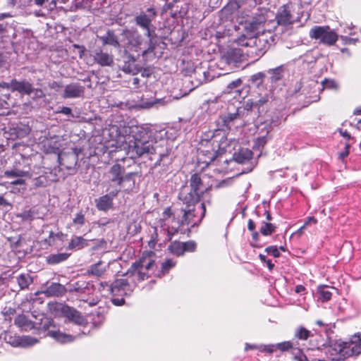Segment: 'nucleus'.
Returning <instances> with one entry per match:
<instances>
[{
	"label": "nucleus",
	"instance_id": "nucleus-53",
	"mask_svg": "<svg viewBox=\"0 0 361 361\" xmlns=\"http://www.w3.org/2000/svg\"><path fill=\"white\" fill-rule=\"evenodd\" d=\"M17 216L23 219V220H31L33 218V213L30 209L25 210L18 214Z\"/></svg>",
	"mask_w": 361,
	"mask_h": 361
},
{
	"label": "nucleus",
	"instance_id": "nucleus-15",
	"mask_svg": "<svg viewBox=\"0 0 361 361\" xmlns=\"http://www.w3.org/2000/svg\"><path fill=\"white\" fill-rule=\"evenodd\" d=\"M63 87L61 97L63 99H78L84 97L85 88L79 82H71Z\"/></svg>",
	"mask_w": 361,
	"mask_h": 361
},
{
	"label": "nucleus",
	"instance_id": "nucleus-25",
	"mask_svg": "<svg viewBox=\"0 0 361 361\" xmlns=\"http://www.w3.org/2000/svg\"><path fill=\"white\" fill-rule=\"evenodd\" d=\"M47 335L61 343H70L76 338V336L67 334L60 331L50 330L48 331Z\"/></svg>",
	"mask_w": 361,
	"mask_h": 361
},
{
	"label": "nucleus",
	"instance_id": "nucleus-1",
	"mask_svg": "<svg viewBox=\"0 0 361 361\" xmlns=\"http://www.w3.org/2000/svg\"><path fill=\"white\" fill-rule=\"evenodd\" d=\"M111 130H116V135L109 144L110 147L116 149L124 150L127 154H135L138 157L145 154L149 155L150 159L156 160V164L168 156L166 142H153L149 141L151 130L147 124L120 125L119 127H112Z\"/></svg>",
	"mask_w": 361,
	"mask_h": 361
},
{
	"label": "nucleus",
	"instance_id": "nucleus-45",
	"mask_svg": "<svg viewBox=\"0 0 361 361\" xmlns=\"http://www.w3.org/2000/svg\"><path fill=\"white\" fill-rule=\"evenodd\" d=\"M135 62H133L129 59L128 63H126L123 65V70L126 73H131L133 75H135L137 72V69L135 68V66L134 64Z\"/></svg>",
	"mask_w": 361,
	"mask_h": 361
},
{
	"label": "nucleus",
	"instance_id": "nucleus-62",
	"mask_svg": "<svg viewBox=\"0 0 361 361\" xmlns=\"http://www.w3.org/2000/svg\"><path fill=\"white\" fill-rule=\"evenodd\" d=\"M295 359L298 361H309L306 355L302 354L300 350H298V353L295 354Z\"/></svg>",
	"mask_w": 361,
	"mask_h": 361
},
{
	"label": "nucleus",
	"instance_id": "nucleus-55",
	"mask_svg": "<svg viewBox=\"0 0 361 361\" xmlns=\"http://www.w3.org/2000/svg\"><path fill=\"white\" fill-rule=\"evenodd\" d=\"M73 222L74 224L82 226L85 224V216L82 212H79L76 214L73 219Z\"/></svg>",
	"mask_w": 361,
	"mask_h": 361
},
{
	"label": "nucleus",
	"instance_id": "nucleus-14",
	"mask_svg": "<svg viewBox=\"0 0 361 361\" xmlns=\"http://www.w3.org/2000/svg\"><path fill=\"white\" fill-rule=\"evenodd\" d=\"M4 340L13 347L27 348L38 343V340L35 338L31 336H17L11 333L5 334Z\"/></svg>",
	"mask_w": 361,
	"mask_h": 361
},
{
	"label": "nucleus",
	"instance_id": "nucleus-17",
	"mask_svg": "<svg viewBox=\"0 0 361 361\" xmlns=\"http://www.w3.org/2000/svg\"><path fill=\"white\" fill-rule=\"evenodd\" d=\"M59 309L69 322L78 325H81L84 323V318L75 309L61 304L59 305Z\"/></svg>",
	"mask_w": 361,
	"mask_h": 361
},
{
	"label": "nucleus",
	"instance_id": "nucleus-43",
	"mask_svg": "<svg viewBox=\"0 0 361 361\" xmlns=\"http://www.w3.org/2000/svg\"><path fill=\"white\" fill-rule=\"evenodd\" d=\"M161 102V99H149L147 101H142L140 104L137 105V106L141 109H149L156 106L158 103H160Z\"/></svg>",
	"mask_w": 361,
	"mask_h": 361
},
{
	"label": "nucleus",
	"instance_id": "nucleus-19",
	"mask_svg": "<svg viewBox=\"0 0 361 361\" xmlns=\"http://www.w3.org/2000/svg\"><path fill=\"white\" fill-rule=\"evenodd\" d=\"M4 176L6 178H30L32 174L29 169L25 167L20 169L18 166H14L11 169H7L4 172Z\"/></svg>",
	"mask_w": 361,
	"mask_h": 361
},
{
	"label": "nucleus",
	"instance_id": "nucleus-10",
	"mask_svg": "<svg viewBox=\"0 0 361 361\" xmlns=\"http://www.w3.org/2000/svg\"><path fill=\"white\" fill-rule=\"evenodd\" d=\"M157 16V11L154 8L147 9V13L141 12L135 18V22L137 25L146 31L145 35L147 36L149 41H152L154 36L156 35L154 29H152V22Z\"/></svg>",
	"mask_w": 361,
	"mask_h": 361
},
{
	"label": "nucleus",
	"instance_id": "nucleus-56",
	"mask_svg": "<svg viewBox=\"0 0 361 361\" xmlns=\"http://www.w3.org/2000/svg\"><path fill=\"white\" fill-rule=\"evenodd\" d=\"M11 180L10 182L11 185H25V180L26 179H28L27 178H11Z\"/></svg>",
	"mask_w": 361,
	"mask_h": 361
},
{
	"label": "nucleus",
	"instance_id": "nucleus-11",
	"mask_svg": "<svg viewBox=\"0 0 361 361\" xmlns=\"http://www.w3.org/2000/svg\"><path fill=\"white\" fill-rule=\"evenodd\" d=\"M135 287V283L132 279L127 276L126 279H118L111 283L109 287L110 293L114 296H127L130 295Z\"/></svg>",
	"mask_w": 361,
	"mask_h": 361
},
{
	"label": "nucleus",
	"instance_id": "nucleus-44",
	"mask_svg": "<svg viewBox=\"0 0 361 361\" xmlns=\"http://www.w3.org/2000/svg\"><path fill=\"white\" fill-rule=\"evenodd\" d=\"M311 336V332L304 327H300L297 329L295 336L301 340H306Z\"/></svg>",
	"mask_w": 361,
	"mask_h": 361
},
{
	"label": "nucleus",
	"instance_id": "nucleus-26",
	"mask_svg": "<svg viewBox=\"0 0 361 361\" xmlns=\"http://www.w3.org/2000/svg\"><path fill=\"white\" fill-rule=\"evenodd\" d=\"M100 39L104 45L109 44L114 47H121V39L118 40L111 30H108L104 36L100 37Z\"/></svg>",
	"mask_w": 361,
	"mask_h": 361
},
{
	"label": "nucleus",
	"instance_id": "nucleus-22",
	"mask_svg": "<svg viewBox=\"0 0 361 361\" xmlns=\"http://www.w3.org/2000/svg\"><path fill=\"white\" fill-rule=\"evenodd\" d=\"M244 53L245 51L240 49H232L226 53L223 60L229 65H235L242 61Z\"/></svg>",
	"mask_w": 361,
	"mask_h": 361
},
{
	"label": "nucleus",
	"instance_id": "nucleus-42",
	"mask_svg": "<svg viewBox=\"0 0 361 361\" xmlns=\"http://www.w3.org/2000/svg\"><path fill=\"white\" fill-rule=\"evenodd\" d=\"M321 85L322 89L337 90L338 88V83L334 80L331 79L324 80Z\"/></svg>",
	"mask_w": 361,
	"mask_h": 361
},
{
	"label": "nucleus",
	"instance_id": "nucleus-60",
	"mask_svg": "<svg viewBox=\"0 0 361 361\" xmlns=\"http://www.w3.org/2000/svg\"><path fill=\"white\" fill-rule=\"evenodd\" d=\"M106 241L104 239H100L97 244L94 247V250H99L100 248L106 249Z\"/></svg>",
	"mask_w": 361,
	"mask_h": 361
},
{
	"label": "nucleus",
	"instance_id": "nucleus-2",
	"mask_svg": "<svg viewBox=\"0 0 361 361\" xmlns=\"http://www.w3.org/2000/svg\"><path fill=\"white\" fill-rule=\"evenodd\" d=\"M121 36L122 37L121 48L123 49L128 59L133 62H135L140 52L142 55H145L154 49L152 41L145 42L137 29H124Z\"/></svg>",
	"mask_w": 361,
	"mask_h": 361
},
{
	"label": "nucleus",
	"instance_id": "nucleus-52",
	"mask_svg": "<svg viewBox=\"0 0 361 361\" xmlns=\"http://www.w3.org/2000/svg\"><path fill=\"white\" fill-rule=\"evenodd\" d=\"M265 252L272 255L274 257H279L280 256V252L276 246H269L265 249Z\"/></svg>",
	"mask_w": 361,
	"mask_h": 361
},
{
	"label": "nucleus",
	"instance_id": "nucleus-7",
	"mask_svg": "<svg viewBox=\"0 0 361 361\" xmlns=\"http://www.w3.org/2000/svg\"><path fill=\"white\" fill-rule=\"evenodd\" d=\"M135 175V173H126L124 166L119 164H114L106 173L108 177V183L109 184V188L112 189L120 188L123 185V183L126 181H133L134 184L135 180L133 176Z\"/></svg>",
	"mask_w": 361,
	"mask_h": 361
},
{
	"label": "nucleus",
	"instance_id": "nucleus-63",
	"mask_svg": "<svg viewBox=\"0 0 361 361\" xmlns=\"http://www.w3.org/2000/svg\"><path fill=\"white\" fill-rule=\"evenodd\" d=\"M344 32L349 35H355L356 34L355 31H354V26L352 24L345 27Z\"/></svg>",
	"mask_w": 361,
	"mask_h": 361
},
{
	"label": "nucleus",
	"instance_id": "nucleus-57",
	"mask_svg": "<svg viewBox=\"0 0 361 361\" xmlns=\"http://www.w3.org/2000/svg\"><path fill=\"white\" fill-rule=\"evenodd\" d=\"M56 113L63 114L64 115L71 116L72 117H74V116L72 114V109L70 107L67 106L61 107L60 109H59L56 111Z\"/></svg>",
	"mask_w": 361,
	"mask_h": 361
},
{
	"label": "nucleus",
	"instance_id": "nucleus-28",
	"mask_svg": "<svg viewBox=\"0 0 361 361\" xmlns=\"http://www.w3.org/2000/svg\"><path fill=\"white\" fill-rule=\"evenodd\" d=\"M14 324L23 331H28L34 328L33 324L24 314L18 315L14 319Z\"/></svg>",
	"mask_w": 361,
	"mask_h": 361
},
{
	"label": "nucleus",
	"instance_id": "nucleus-24",
	"mask_svg": "<svg viewBox=\"0 0 361 361\" xmlns=\"http://www.w3.org/2000/svg\"><path fill=\"white\" fill-rule=\"evenodd\" d=\"M271 19L277 23V26L279 25H287L292 23L290 12L286 8L280 11L276 16L274 14V17Z\"/></svg>",
	"mask_w": 361,
	"mask_h": 361
},
{
	"label": "nucleus",
	"instance_id": "nucleus-9",
	"mask_svg": "<svg viewBox=\"0 0 361 361\" xmlns=\"http://www.w3.org/2000/svg\"><path fill=\"white\" fill-rule=\"evenodd\" d=\"M241 123L240 109L233 105L229 106L228 111L220 115L218 120L219 126L226 130H231L233 127L237 128Z\"/></svg>",
	"mask_w": 361,
	"mask_h": 361
},
{
	"label": "nucleus",
	"instance_id": "nucleus-48",
	"mask_svg": "<svg viewBox=\"0 0 361 361\" xmlns=\"http://www.w3.org/2000/svg\"><path fill=\"white\" fill-rule=\"evenodd\" d=\"M258 350H259L262 352H267L269 353H272L276 350V344L260 345L258 347Z\"/></svg>",
	"mask_w": 361,
	"mask_h": 361
},
{
	"label": "nucleus",
	"instance_id": "nucleus-61",
	"mask_svg": "<svg viewBox=\"0 0 361 361\" xmlns=\"http://www.w3.org/2000/svg\"><path fill=\"white\" fill-rule=\"evenodd\" d=\"M13 80L10 82H0V87L13 91Z\"/></svg>",
	"mask_w": 361,
	"mask_h": 361
},
{
	"label": "nucleus",
	"instance_id": "nucleus-3",
	"mask_svg": "<svg viewBox=\"0 0 361 361\" xmlns=\"http://www.w3.org/2000/svg\"><path fill=\"white\" fill-rule=\"evenodd\" d=\"M325 353L330 360L340 361L361 353V333L355 334L349 341H331L324 347Z\"/></svg>",
	"mask_w": 361,
	"mask_h": 361
},
{
	"label": "nucleus",
	"instance_id": "nucleus-16",
	"mask_svg": "<svg viewBox=\"0 0 361 361\" xmlns=\"http://www.w3.org/2000/svg\"><path fill=\"white\" fill-rule=\"evenodd\" d=\"M109 193L103 195L95 200L96 207L100 211H106L109 209L113 204V198L116 197L120 192V188L110 190Z\"/></svg>",
	"mask_w": 361,
	"mask_h": 361
},
{
	"label": "nucleus",
	"instance_id": "nucleus-64",
	"mask_svg": "<svg viewBox=\"0 0 361 361\" xmlns=\"http://www.w3.org/2000/svg\"><path fill=\"white\" fill-rule=\"evenodd\" d=\"M338 131L340 133V135L343 136L344 138L347 140H350L351 138L350 134L346 130L339 128Z\"/></svg>",
	"mask_w": 361,
	"mask_h": 361
},
{
	"label": "nucleus",
	"instance_id": "nucleus-29",
	"mask_svg": "<svg viewBox=\"0 0 361 361\" xmlns=\"http://www.w3.org/2000/svg\"><path fill=\"white\" fill-rule=\"evenodd\" d=\"M267 73L269 75L271 82H276L283 79L284 75V66H279L274 68L268 70Z\"/></svg>",
	"mask_w": 361,
	"mask_h": 361
},
{
	"label": "nucleus",
	"instance_id": "nucleus-21",
	"mask_svg": "<svg viewBox=\"0 0 361 361\" xmlns=\"http://www.w3.org/2000/svg\"><path fill=\"white\" fill-rule=\"evenodd\" d=\"M34 90L32 85L28 81L13 79V92L17 91L20 94L30 95Z\"/></svg>",
	"mask_w": 361,
	"mask_h": 361
},
{
	"label": "nucleus",
	"instance_id": "nucleus-54",
	"mask_svg": "<svg viewBox=\"0 0 361 361\" xmlns=\"http://www.w3.org/2000/svg\"><path fill=\"white\" fill-rule=\"evenodd\" d=\"M340 38L345 44H355L357 42H359L358 38H352L348 36L341 35Z\"/></svg>",
	"mask_w": 361,
	"mask_h": 361
},
{
	"label": "nucleus",
	"instance_id": "nucleus-33",
	"mask_svg": "<svg viewBox=\"0 0 361 361\" xmlns=\"http://www.w3.org/2000/svg\"><path fill=\"white\" fill-rule=\"evenodd\" d=\"M69 257L68 253H57L49 255L47 262L50 264H56L66 260Z\"/></svg>",
	"mask_w": 361,
	"mask_h": 361
},
{
	"label": "nucleus",
	"instance_id": "nucleus-40",
	"mask_svg": "<svg viewBox=\"0 0 361 361\" xmlns=\"http://www.w3.org/2000/svg\"><path fill=\"white\" fill-rule=\"evenodd\" d=\"M318 292L319 293V300L322 302H326L331 298V292L326 287H319Z\"/></svg>",
	"mask_w": 361,
	"mask_h": 361
},
{
	"label": "nucleus",
	"instance_id": "nucleus-6",
	"mask_svg": "<svg viewBox=\"0 0 361 361\" xmlns=\"http://www.w3.org/2000/svg\"><path fill=\"white\" fill-rule=\"evenodd\" d=\"M155 267L156 264L152 259L143 256L131 266L126 273V276H129L136 285L137 282H140L149 277L154 272Z\"/></svg>",
	"mask_w": 361,
	"mask_h": 361
},
{
	"label": "nucleus",
	"instance_id": "nucleus-38",
	"mask_svg": "<svg viewBox=\"0 0 361 361\" xmlns=\"http://www.w3.org/2000/svg\"><path fill=\"white\" fill-rule=\"evenodd\" d=\"M106 271V267L101 262L91 266L90 271L92 274L101 276Z\"/></svg>",
	"mask_w": 361,
	"mask_h": 361
},
{
	"label": "nucleus",
	"instance_id": "nucleus-58",
	"mask_svg": "<svg viewBox=\"0 0 361 361\" xmlns=\"http://www.w3.org/2000/svg\"><path fill=\"white\" fill-rule=\"evenodd\" d=\"M241 82L242 81L240 79L235 80L228 85L227 88L229 90H233L234 88L239 87L241 85Z\"/></svg>",
	"mask_w": 361,
	"mask_h": 361
},
{
	"label": "nucleus",
	"instance_id": "nucleus-18",
	"mask_svg": "<svg viewBox=\"0 0 361 361\" xmlns=\"http://www.w3.org/2000/svg\"><path fill=\"white\" fill-rule=\"evenodd\" d=\"M190 185L193 192V194L191 192L190 195V200L193 202L197 201L200 195H202L204 192V188H202V183L200 176L197 173L192 175L190 180Z\"/></svg>",
	"mask_w": 361,
	"mask_h": 361
},
{
	"label": "nucleus",
	"instance_id": "nucleus-5",
	"mask_svg": "<svg viewBox=\"0 0 361 361\" xmlns=\"http://www.w3.org/2000/svg\"><path fill=\"white\" fill-rule=\"evenodd\" d=\"M185 204V207L181 209L183 215L180 225H187L190 227L199 225L206 212L204 204L198 201L193 202L191 200L189 202L186 201Z\"/></svg>",
	"mask_w": 361,
	"mask_h": 361
},
{
	"label": "nucleus",
	"instance_id": "nucleus-23",
	"mask_svg": "<svg viewBox=\"0 0 361 361\" xmlns=\"http://www.w3.org/2000/svg\"><path fill=\"white\" fill-rule=\"evenodd\" d=\"M66 290L63 285L58 283H52L42 293L47 297H60L62 296Z\"/></svg>",
	"mask_w": 361,
	"mask_h": 361
},
{
	"label": "nucleus",
	"instance_id": "nucleus-51",
	"mask_svg": "<svg viewBox=\"0 0 361 361\" xmlns=\"http://www.w3.org/2000/svg\"><path fill=\"white\" fill-rule=\"evenodd\" d=\"M276 349H279L281 351H286L292 348V343L289 341L279 343L276 344Z\"/></svg>",
	"mask_w": 361,
	"mask_h": 361
},
{
	"label": "nucleus",
	"instance_id": "nucleus-8",
	"mask_svg": "<svg viewBox=\"0 0 361 361\" xmlns=\"http://www.w3.org/2000/svg\"><path fill=\"white\" fill-rule=\"evenodd\" d=\"M309 36L312 39H319L320 43L332 46L338 39V34L329 26H314L309 32Z\"/></svg>",
	"mask_w": 361,
	"mask_h": 361
},
{
	"label": "nucleus",
	"instance_id": "nucleus-27",
	"mask_svg": "<svg viewBox=\"0 0 361 361\" xmlns=\"http://www.w3.org/2000/svg\"><path fill=\"white\" fill-rule=\"evenodd\" d=\"M88 246V240L82 236H74L71 240L68 248L69 250H79Z\"/></svg>",
	"mask_w": 361,
	"mask_h": 361
},
{
	"label": "nucleus",
	"instance_id": "nucleus-39",
	"mask_svg": "<svg viewBox=\"0 0 361 361\" xmlns=\"http://www.w3.org/2000/svg\"><path fill=\"white\" fill-rule=\"evenodd\" d=\"M265 77V73L262 72H259L252 75L250 77V81L252 85L259 87L261 85H262Z\"/></svg>",
	"mask_w": 361,
	"mask_h": 361
},
{
	"label": "nucleus",
	"instance_id": "nucleus-36",
	"mask_svg": "<svg viewBox=\"0 0 361 361\" xmlns=\"http://www.w3.org/2000/svg\"><path fill=\"white\" fill-rule=\"evenodd\" d=\"M247 47V49L245 52L247 56L252 59L253 61H257L262 56H258V47L255 46L253 44H251L250 45H245Z\"/></svg>",
	"mask_w": 361,
	"mask_h": 361
},
{
	"label": "nucleus",
	"instance_id": "nucleus-20",
	"mask_svg": "<svg viewBox=\"0 0 361 361\" xmlns=\"http://www.w3.org/2000/svg\"><path fill=\"white\" fill-rule=\"evenodd\" d=\"M94 60L102 66H111L114 63V57L101 49L94 51Z\"/></svg>",
	"mask_w": 361,
	"mask_h": 361
},
{
	"label": "nucleus",
	"instance_id": "nucleus-4",
	"mask_svg": "<svg viewBox=\"0 0 361 361\" xmlns=\"http://www.w3.org/2000/svg\"><path fill=\"white\" fill-rule=\"evenodd\" d=\"M272 17H274L273 11L266 8L258 10L251 18L245 20V31L250 36L273 32L277 27V23L270 19Z\"/></svg>",
	"mask_w": 361,
	"mask_h": 361
},
{
	"label": "nucleus",
	"instance_id": "nucleus-47",
	"mask_svg": "<svg viewBox=\"0 0 361 361\" xmlns=\"http://www.w3.org/2000/svg\"><path fill=\"white\" fill-rule=\"evenodd\" d=\"M268 133L269 132L267 130L266 135L259 136L256 139L255 145L257 148L264 147V145L267 143V140H269Z\"/></svg>",
	"mask_w": 361,
	"mask_h": 361
},
{
	"label": "nucleus",
	"instance_id": "nucleus-49",
	"mask_svg": "<svg viewBox=\"0 0 361 361\" xmlns=\"http://www.w3.org/2000/svg\"><path fill=\"white\" fill-rule=\"evenodd\" d=\"M30 133V128L27 126H23L22 127L18 126L16 128V133L18 137H25Z\"/></svg>",
	"mask_w": 361,
	"mask_h": 361
},
{
	"label": "nucleus",
	"instance_id": "nucleus-13",
	"mask_svg": "<svg viewBox=\"0 0 361 361\" xmlns=\"http://www.w3.org/2000/svg\"><path fill=\"white\" fill-rule=\"evenodd\" d=\"M161 226L163 230L166 231L169 239H171V235L178 231L180 226V221H175L174 218L172 217V212L170 207L166 208L163 212Z\"/></svg>",
	"mask_w": 361,
	"mask_h": 361
},
{
	"label": "nucleus",
	"instance_id": "nucleus-46",
	"mask_svg": "<svg viewBox=\"0 0 361 361\" xmlns=\"http://www.w3.org/2000/svg\"><path fill=\"white\" fill-rule=\"evenodd\" d=\"M62 236V233H54V232L51 231L49 237L45 239V243H47L49 245H53L55 243V239L56 238H61Z\"/></svg>",
	"mask_w": 361,
	"mask_h": 361
},
{
	"label": "nucleus",
	"instance_id": "nucleus-12",
	"mask_svg": "<svg viewBox=\"0 0 361 361\" xmlns=\"http://www.w3.org/2000/svg\"><path fill=\"white\" fill-rule=\"evenodd\" d=\"M273 32H267L255 36H250L245 45L255 44L258 47V56H263L274 41Z\"/></svg>",
	"mask_w": 361,
	"mask_h": 361
},
{
	"label": "nucleus",
	"instance_id": "nucleus-50",
	"mask_svg": "<svg viewBox=\"0 0 361 361\" xmlns=\"http://www.w3.org/2000/svg\"><path fill=\"white\" fill-rule=\"evenodd\" d=\"M183 245L184 246V252H194L196 249V243L192 240L183 243Z\"/></svg>",
	"mask_w": 361,
	"mask_h": 361
},
{
	"label": "nucleus",
	"instance_id": "nucleus-30",
	"mask_svg": "<svg viewBox=\"0 0 361 361\" xmlns=\"http://www.w3.org/2000/svg\"><path fill=\"white\" fill-rule=\"evenodd\" d=\"M252 157V152L248 149H241L233 155V158L236 162L244 164Z\"/></svg>",
	"mask_w": 361,
	"mask_h": 361
},
{
	"label": "nucleus",
	"instance_id": "nucleus-31",
	"mask_svg": "<svg viewBox=\"0 0 361 361\" xmlns=\"http://www.w3.org/2000/svg\"><path fill=\"white\" fill-rule=\"evenodd\" d=\"M16 280L20 290L28 288L33 282V279L29 274H21L17 276Z\"/></svg>",
	"mask_w": 361,
	"mask_h": 361
},
{
	"label": "nucleus",
	"instance_id": "nucleus-34",
	"mask_svg": "<svg viewBox=\"0 0 361 361\" xmlns=\"http://www.w3.org/2000/svg\"><path fill=\"white\" fill-rule=\"evenodd\" d=\"M169 251L177 255L180 256L184 254V246L183 243L178 241H174L171 243L169 247Z\"/></svg>",
	"mask_w": 361,
	"mask_h": 361
},
{
	"label": "nucleus",
	"instance_id": "nucleus-59",
	"mask_svg": "<svg viewBox=\"0 0 361 361\" xmlns=\"http://www.w3.org/2000/svg\"><path fill=\"white\" fill-rule=\"evenodd\" d=\"M109 287H111V284H109L106 281L99 283V290L101 291H106V293H110Z\"/></svg>",
	"mask_w": 361,
	"mask_h": 361
},
{
	"label": "nucleus",
	"instance_id": "nucleus-32",
	"mask_svg": "<svg viewBox=\"0 0 361 361\" xmlns=\"http://www.w3.org/2000/svg\"><path fill=\"white\" fill-rule=\"evenodd\" d=\"M269 100V97L267 94H264L260 97L259 99L252 98L250 99L246 102V106L247 109H252L253 107L259 108L261 106L264 104Z\"/></svg>",
	"mask_w": 361,
	"mask_h": 361
},
{
	"label": "nucleus",
	"instance_id": "nucleus-35",
	"mask_svg": "<svg viewBox=\"0 0 361 361\" xmlns=\"http://www.w3.org/2000/svg\"><path fill=\"white\" fill-rule=\"evenodd\" d=\"M176 265V262L173 261L171 259H166L161 264V271L157 274L159 277H161L166 274L169 273V271L174 267Z\"/></svg>",
	"mask_w": 361,
	"mask_h": 361
},
{
	"label": "nucleus",
	"instance_id": "nucleus-37",
	"mask_svg": "<svg viewBox=\"0 0 361 361\" xmlns=\"http://www.w3.org/2000/svg\"><path fill=\"white\" fill-rule=\"evenodd\" d=\"M72 290L78 293H85L90 290L89 283L85 281H78L71 285Z\"/></svg>",
	"mask_w": 361,
	"mask_h": 361
},
{
	"label": "nucleus",
	"instance_id": "nucleus-41",
	"mask_svg": "<svg viewBox=\"0 0 361 361\" xmlns=\"http://www.w3.org/2000/svg\"><path fill=\"white\" fill-rule=\"evenodd\" d=\"M275 231V226L270 223L263 222L260 228V232L264 235H269Z\"/></svg>",
	"mask_w": 361,
	"mask_h": 361
}]
</instances>
